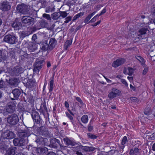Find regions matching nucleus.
<instances>
[{
    "mask_svg": "<svg viewBox=\"0 0 155 155\" xmlns=\"http://www.w3.org/2000/svg\"><path fill=\"white\" fill-rule=\"evenodd\" d=\"M91 18L92 17L89 15L84 19V22L86 24H88L89 23H90V22L89 21Z\"/></svg>",
    "mask_w": 155,
    "mask_h": 155,
    "instance_id": "obj_38",
    "label": "nucleus"
},
{
    "mask_svg": "<svg viewBox=\"0 0 155 155\" xmlns=\"http://www.w3.org/2000/svg\"><path fill=\"white\" fill-rule=\"evenodd\" d=\"M53 140L54 142V144H56L55 145H53L54 147L57 148L58 146H60V147H62L60 140L58 139L55 138L53 139Z\"/></svg>",
    "mask_w": 155,
    "mask_h": 155,
    "instance_id": "obj_29",
    "label": "nucleus"
},
{
    "mask_svg": "<svg viewBox=\"0 0 155 155\" xmlns=\"http://www.w3.org/2000/svg\"><path fill=\"white\" fill-rule=\"evenodd\" d=\"M148 31V30L147 28H143L140 29L137 32V36H139L138 38L141 39L142 38L141 35L146 34Z\"/></svg>",
    "mask_w": 155,
    "mask_h": 155,
    "instance_id": "obj_17",
    "label": "nucleus"
},
{
    "mask_svg": "<svg viewBox=\"0 0 155 155\" xmlns=\"http://www.w3.org/2000/svg\"><path fill=\"white\" fill-rule=\"evenodd\" d=\"M152 150L153 151H155V143H154L152 146Z\"/></svg>",
    "mask_w": 155,
    "mask_h": 155,
    "instance_id": "obj_63",
    "label": "nucleus"
},
{
    "mask_svg": "<svg viewBox=\"0 0 155 155\" xmlns=\"http://www.w3.org/2000/svg\"><path fill=\"white\" fill-rule=\"evenodd\" d=\"M46 155H56L55 153L53 151L49 152Z\"/></svg>",
    "mask_w": 155,
    "mask_h": 155,
    "instance_id": "obj_60",
    "label": "nucleus"
},
{
    "mask_svg": "<svg viewBox=\"0 0 155 155\" xmlns=\"http://www.w3.org/2000/svg\"><path fill=\"white\" fill-rule=\"evenodd\" d=\"M72 18L71 16H68L65 18V20L64 21V23H68L70 21H71Z\"/></svg>",
    "mask_w": 155,
    "mask_h": 155,
    "instance_id": "obj_48",
    "label": "nucleus"
},
{
    "mask_svg": "<svg viewBox=\"0 0 155 155\" xmlns=\"http://www.w3.org/2000/svg\"><path fill=\"white\" fill-rule=\"evenodd\" d=\"M40 24H37L34 26L32 28V30L33 31H36L37 30H39L41 28V27L40 26Z\"/></svg>",
    "mask_w": 155,
    "mask_h": 155,
    "instance_id": "obj_37",
    "label": "nucleus"
},
{
    "mask_svg": "<svg viewBox=\"0 0 155 155\" xmlns=\"http://www.w3.org/2000/svg\"><path fill=\"white\" fill-rule=\"evenodd\" d=\"M76 100L78 102L81 104L83 105L84 103L80 97H76Z\"/></svg>",
    "mask_w": 155,
    "mask_h": 155,
    "instance_id": "obj_46",
    "label": "nucleus"
},
{
    "mask_svg": "<svg viewBox=\"0 0 155 155\" xmlns=\"http://www.w3.org/2000/svg\"><path fill=\"white\" fill-rule=\"evenodd\" d=\"M103 6L101 5H98L96 6V10L97 11L99 10Z\"/></svg>",
    "mask_w": 155,
    "mask_h": 155,
    "instance_id": "obj_57",
    "label": "nucleus"
},
{
    "mask_svg": "<svg viewBox=\"0 0 155 155\" xmlns=\"http://www.w3.org/2000/svg\"><path fill=\"white\" fill-rule=\"evenodd\" d=\"M11 6L7 1L3 2L1 4L0 8L3 11H6L10 10Z\"/></svg>",
    "mask_w": 155,
    "mask_h": 155,
    "instance_id": "obj_13",
    "label": "nucleus"
},
{
    "mask_svg": "<svg viewBox=\"0 0 155 155\" xmlns=\"http://www.w3.org/2000/svg\"><path fill=\"white\" fill-rule=\"evenodd\" d=\"M37 110L41 114H42L44 115H45L46 113L48 112V110L46 107V103L45 101L41 103L40 108Z\"/></svg>",
    "mask_w": 155,
    "mask_h": 155,
    "instance_id": "obj_12",
    "label": "nucleus"
},
{
    "mask_svg": "<svg viewBox=\"0 0 155 155\" xmlns=\"http://www.w3.org/2000/svg\"><path fill=\"white\" fill-rule=\"evenodd\" d=\"M93 130V127L89 125L88 126V130L89 132H91Z\"/></svg>",
    "mask_w": 155,
    "mask_h": 155,
    "instance_id": "obj_54",
    "label": "nucleus"
},
{
    "mask_svg": "<svg viewBox=\"0 0 155 155\" xmlns=\"http://www.w3.org/2000/svg\"><path fill=\"white\" fill-rule=\"evenodd\" d=\"M18 79L16 78H14L9 79L8 83L10 85L16 86L18 85Z\"/></svg>",
    "mask_w": 155,
    "mask_h": 155,
    "instance_id": "obj_19",
    "label": "nucleus"
},
{
    "mask_svg": "<svg viewBox=\"0 0 155 155\" xmlns=\"http://www.w3.org/2000/svg\"><path fill=\"white\" fill-rule=\"evenodd\" d=\"M130 100L134 103H137L139 101V99L136 97H130Z\"/></svg>",
    "mask_w": 155,
    "mask_h": 155,
    "instance_id": "obj_43",
    "label": "nucleus"
},
{
    "mask_svg": "<svg viewBox=\"0 0 155 155\" xmlns=\"http://www.w3.org/2000/svg\"><path fill=\"white\" fill-rule=\"evenodd\" d=\"M106 9L105 7L104 8L100 13V15H102L106 12Z\"/></svg>",
    "mask_w": 155,
    "mask_h": 155,
    "instance_id": "obj_53",
    "label": "nucleus"
},
{
    "mask_svg": "<svg viewBox=\"0 0 155 155\" xmlns=\"http://www.w3.org/2000/svg\"><path fill=\"white\" fill-rule=\"evenodd\" d=\"M68 13L65 11H61L60 12V16H61L63 18L66 17L68 15Z\"/></svg>",
    "mask_w": 155,
    "mask_h": 155,
    "instance_id": "obj_40",
    "label": "nucleus"
},
{
    "mask_svg": "<svg viewBox=\"0 0 155 155\" xmlns=\"http://www.w3.org/2000/svg\"><path fill=\"white\" fill-rule=\"evenodd\" d=\"M31 116L34 122H35L37 124H39L40 123L41 118L37 111L32 110Z\"/></svg>",
    "mask_w": 155,
    "mask_h": 155,
    "instance_id": "obj_9",
    "label": "nucleus"
},
{
    "mask_svg": "<svg viewBox=\"0 0 155 155\" xmlns=\"http://www.w3.org/2000/svg\"><path fill=\"white\" fill-rule=\"evenodd\" d=\"M135 154L136 155L139 152V149L137 147H135L134 149Z\"/></svg>",
    "mask_w": 155,
    "mask_h": 155,
    "instance_id": "obj_55",
    "label": "nucleus"
},
{
    "mask_svg": "<svg viewBox=\"0 0 155 155\" xmlns=\"http://www.w3.org/2000/svg\"><path fill=\"white\" fill-rule=\"evenodd\" d=\"M32 40H34L35 41L36 39H37V35L36 34L33 35L32 37Z\"/></svg>",
    "mask_w": 155,
    "mask_h": 155,
    "instance_id": "obj_61",
    "label": "nucleus"
},
{
    "mask_svg": "<svg viewBox=\"0 0 155 155\" xmlns=\"http://www.w3.org/2000/svg\"><path fill=\"white\" fill-rule=\"evenodd\" d=\"M22 90L18 88H15L12 90V94L14 96V99H17L20 95Z\"/></svg>",
    "mask_w": 155,
    "mask_h": 155,
    "instance_id": "obj_14",
    "label": "nucleus"
},
{
    "mask_svg": "<svg viewBox=\"0 0 155 155\" xmlns=\"http://www.w3.org/2000/svg\"><path fill=\"white\" fill-rule=\"evenodd\" d=\"M12 27L14 28L15 30H19L21 27V24L20 22L17 21L14 22L12 25Z\"/></svg>",
    "mask_w": 155,
    "mask_h": 155,
    "instance_id": "obj_24",
    "label": "nucleus"
},
{
    "mask_svg": "<svg viewBox=\"0 0 155 155\" xmlns=\"http://www.w3.org/2000/svg\"><path fill=\"white\" fill-rule=\"evenodd\" d=\"M55 8L52 7H47L45 12L47 13H49L50 12H54L55 10Z\"/></svg>",
    "mask_w": 155,
    "mask_h": 155,
    "instance_id": "obj_39",
    "label": "nucleus"
},
{
    "mask_svg": "<svg viewBox=\"0 0 155 155\" xmlns=\"http://www.w3.org/2000/svg\"><path fill=\"white\" fill-rule=\"evenodd\" d=\"M64 106L65 107L68 108L67 110L70 113V114L71 115L74 116V114L73 113L71 110H70L69 109V104L68 102L67 101H65L64 102Z\"/></svg>",
    "mask_w": 155,
    "mask_h": 155,
    "instance_id": "obj_32",
    "label": "nucleus"
},
{
    "mask_svg": "<svg viewBox=\"0 0 155 155\" xmlns=\"http://www.w3.org/2000/svg\"><path fill=\"white\" fill-rule=\"evenodd\" d=\"M15 134L13 132L9 131L8 132H5L2 135L3 139H11L14 138Z\"/></svg>",
    "mask_w": 155,
    "mask_h": 155,
    "instance_id": "obj_11",
    "label": "nucleus"
},
{
    "mask_svg": "<svg viewBox=\"0 0 155 155\" xmlns=\"http://www.w3.org/2000/svg\"><path fill=\"white\" fill-rule=\"evenodd\" d=\"M2 51L0 50V62L4 59L5 57L2 55Z\"/></svg>",
    "mask_w": 155,
    "mask_h": 155,
    "instance_id": "obj_50",
    "label": "nucleus"
},
{
    "mask_svg": "<svg viewBox=\"0 0 155 155\" xmlns=\"http://www.w3.org/2000/svg\"><path fill=\"white\" fill-rule=\"evenodd\" d=\"M54 86V75L50 79L48 87L49 92L48 95H49V97L51 98L53 93V91Z\"/></svg>",
    "mask_w": 155,
    "mask_h": 155,
    "instance_id": "obj_8",
    "label": "nucleus"
},
{
    "mask_svg": "<svg viewBox=\"0 0 155 155\" xmlns=\"http://www.w3.org/2000/svg\"><path fill=\"white\" fill-rule=\"evenodd\" d=\"M101 22V20H99L97 21V22L94 23L91 25V26L93 27H95L99 25Z\"/></svg>",
    "mask_w": 155,
    "mask_h": 155,
    "instance_id": "obj_56",
    "label": "nucleus"
},
{
    "mask_svg": "<svg viewBox=\"0 0 155 155\" xmlns=\"http://www.w3.org/2000/svg\"><path fill=\"white\" fill-rule=\"evenodd\" d=\"M112 91L117 96H119L120 94V91L119 90L116 88H114L112 89Z\"/></svg>",
    "mask_w": 155,
    "mask_h": 155,
    "instance_id": "obj_36",
    "label": "nucleus"
},
{
    "mask_svg": "<svg viewBox=\"0 0 155 155\" xmlns=\"http://www.w3.org/2000/svg\"><path fill=\"white\" fill-rule=\"evenodd\" d=\"M16 10L20 14L24 15L26 14L29 11L28 6L24 3H21L17 5Z\"/></svg>",
    "mask_w": 155,
    "mask_h": 155,
    "instance_id": "obj_5",
    "label": "nucleus"
},
{
    "mask_svg": "<svg viewBox=\"0 0 155 155\" xmlns=\"http://www.w3.org/2000/svg\"><path fill=\"white\" fill-rule=\"evenodd\" d=\"M28 101L29 103L32 104H33L34 103L35 101L33 99V97H31L28 99Z\"/></svg>",
    "mask_w": 155,
    "mask_h": 155,
    "instance_id": "obj_49",
    "label": "nucleus"
},
{
    "mask_svg": "<svg viewBox=\"0 0 155 155\" xmlns=\"http://www.w3.org/2000/svg\"><path fill=\"white\" fill-rule=\"evenodd\" d=\"M3 82L2 81H0V89L4 88V85L3 84Z\"/></svg>",
    "mask_w": 155,
    "mask_h": 155,
    "instance_id": "obj_62",
    "label": "nucleus"
},
{
    "mask_svg": "<svg viewBox=\"0 0 155 155\" xmlns=\"http://www.w3.org/2000/svg\"><path fill=\"white\" fill-rule=\"evenodd\" d=\"M64 140L65 144L67 146L71 145L72 146H74L77 144V143L74 141L71 140L68 138H64Z\"/></svg>",
    "mask_w": 155,
    "mask_h": 155,
    "instance_id": "obj_18",
    "label": "nucleus"
},
{
    "mask_svg": "<svg viewBox=\"0 0 155 155\" xmlns=\"http://www.w3.org/2000/svg\"><path fill=\"white\" fill-rule=\"evenodd\" d=\"M51 66V64L49 61H48L47 62V67L48 68H49Z\"/></svg>",
    "mask_w": 155,
    "mask_h": 155,
    "instance_id": "obj_64",
    "label": "nucleus"
},
{
    "mask_svg": "<svg viewBox=\"0 0 155 155\" xmlns=\"http://www.w3.org/2000/svg\"><path fill=\"white\" fill-rule=\"evenodd\" d=\"M45 64L44 59L37 61H36L33 65V71L35 73H38L43 67Z\"/></svg>",
    "mask_w": 155,
    "mask_h": 155,
    "instance_id": "obj_3",
    "label": "nucleus"
},
{
    "mask_svg": "<svg viewBox=\"0 0 155 155\" xmlns=\"http://www.w3.org/2000/svg\"><path fill=\"white\" fill-rule=\"evenodd\" d=\"M135 58L141 63V65L143 67H145L146 66V65L145 64L146 61L143 58L138 55L136 56Z\"/></svg>",
    "mask_w": 155,
    "mask_h": 155,
    "instance_id": "obj_25",
    "label": "nucleus"
},
{
    "mask_svg": "<svg viewBox=\"0 0 155 155\" xmlns=\"http://www.w3.org/2000/svg\"><path fill=\"white\" fill-rule=\"evenodd\" d=\"M15 103L14 102H9L8 103L6 108L1 110V112L4 115L12 113L15 110Z\"/></svg>",
    "mask_w": 155,
    "mask_h": 155,
    "instance_id": "obj_2",
    "label": "nucleus"
},
{
    "mask_svg": "<svg viewBox=\"0 0 155 155\" xmlns=\"http://www.w3.org/2000/svg\"><path fill=\"white\" fill-rule=\"evenodd\" d=\"M15 147H13L9 148L7 150L6 154V155H14L15 153Z\"/></svg>",
    "mask_w": 155,
    "mask_h": 155,
    "instance_id": "obj_27",
    "label": "nucleus"
},
{
    "mask_svg": "<svg viewBox=\"0 0 155 155\" xmlns=\"http://www.w3.org/2000/svg\"><path fill=\"white\" fill-rule=\"evenodd\" d=\"M24 71V69L21 67L14 68L12 71L13 74L15 75L18 76Z\"/></svg>",
    "mask_w": 155,
    "mask_h": 155,
    "instance_id": "obj_15",
    "label": "nucleus"
},
{
    "mask_svg": "<svg viewBox=\"0 0 155 155\" xmlns=\"http://www.w3.org/2000/svg\"><path fill=\"white\" fill-rule=\"evenodd\" d=\"M72 43V41L67 40L65 42L64 45V48L66 50H67L68 47L71 45Z\"/></svg>",
    "mask_w": 155,
    "mask_h": 155,
    "instance_id": "obj_28",
    "label": "nucleus"
},
{
    "mask_svg": "<svg viewBox=\"0 0 155 155\" xmlns=\"http://www.w3.org/2000/svg\"><path fill=\"white\" fill-rule=\"evenodd\" d=\"M48 150V149L46 147H39L36 149V152L40 154H44Z\"/></svg>",
    "mask_w": 155,
    "mask_h": 155,
    "instance_id": "obj_22",
    "label": "nucleus"
},
{
    "mask_svg": "<svg viewBox=\"0 0 155 155\" xmlns=\"http://www.w3.org/2000/svg\"><path fill=\"white\" fill-rule=\"evenodd\" d=\"M65 114L67 117L71 120V122H73V117L67 112H65Z\"/></svg>",
    "mask_w": 155,
    "mask_h": 155,
    "instance_id": "obj_44",
    "label": "nucleus"
},
{
    "mask_svg": "<svg viewBox=\"0 0 155 155\" xmlns=\"http://www.w3.org/2000/svg\"><path fill=\"white\" fill-rule=\"evenodd\" d=\"M21 22L25 26L29 27L34 23V18L30 16H23L21 18Z\"/></svg>",
    "mask_w": 155,
    "mask_h": 155,
    "instance_id": "obj_4",
    "label": "nucleus"
},
{
    "mask_svg": "<svg viewBox=\"0 0 155 155\" xmlns=\"http://www.w3.org/2000/svg\"><path fill=\"white\" fill-rule=\"evenodd\" d=\"M121 82L126 86H128V84L126 81L125 79H121Z\"/></svg>",
    "mask_w": 155,
    "mask_h": 155,
    "instance_id": "obj_52",
    "label": "nucleus"
},
{
    "mask_svg": "<svg viewBox=\"0 0 155 155\" xmlns=\"http://www.w3.org/2000/svg\"><path fill=\"white\" fill-rule=\"evenodd\" d=\"M108 97L110 99L112 100L114 98L116 97L117 96L114 93L111 91L108 94Z\"/></svg>",
    "mask_w": 155,
    "mask_h": 155,
    "instance_id": "obj_34",
    "label": "nucleus"
},
{
    "mask_svg": "<svg viewBox=\"0 0 155 155\" xmlns=\"http://www.w3.org/2000/svg\"><path fill=\"white\" fill-rule=\"evenodd\" d=\"M97 19V18L94 16L90 21L89 22L90 23H93L95 22Z\"/></svg>",
    "mask_w": 155,
    "mask_h": 155,
    "instance_id": "obj_59",
    "label": "nucleus"
},
{
    "mask_svg": "<svg viewBox=\"0 0 155 155\" xmlns=\"http://www.w3.org/2000/svg\"><path fill=\"white\" fill-rule=\"evenodd\" d=\"M30 134V130L27 128L21 133L20 136L18 138H15L13 143L15 146H23L25 144V141Z\"/></svg>",
    "mask_w": 155,
    "mask_h": 155,
    "instance_id": "obj_1",
    "label": "nucleus"
},
{
    "mask_svg": "<svg viewBox=\"0 0 155 155\" xmlns=\"http://www.w3.org/2000/svg\"><path fill=\"white\" fill-rule=\"evenodd\" d=\"M87 135L88 137L91 139H96L97 137V136L91 133H87Z\"/></svg>",
    "mask_w": 155,
    "mask_h": 155,
    "instance_id": "obj_35",
    "label": "nucleus"
},
{
    "mask_svg": "<svg viewBox=\"0 0 155 155\" xmlns=\"http://www.w3.org/2000/svg\"><path fill=\"white\" fill-rule=\"evenodd\" d=\"M35 82L33 80H28L26 83H24L26 87L28 88H31L34 87Z\"/></svg>",
    "mask_w": 155,
    "mask_h": 155,
    "instance_id": "obj_23",
    "label": "nucleus"
},
{
    "mask_svg": "<svg viewBox=\"0 0 155 155\" xmlns=\"http://www.w3.org/2000/svg\"><path fill=\"white\" fill-rule=\"evenodd\" d=\"M43 17L44 18H45L48 20H50L51 19L50 15L49 14L44 13L43 15Z\"/></svg>",
    "mask_w": 155,
    "mask_h": 155,
    "instance_id": "obj_47",
    "label": "nucleus"
},
{
    "mask_svg": "<svg viewBox=\"0 0 155 155\" xmlns=\"http://www.w3.org/2000/svg\"><path fill=\"white\" fill-rule=\"evenodd\" d=\"M60 17V12H55L52 14V17L53 19L57 20Z\"/></svg>",
    "mask_w": 155,
    "mask_h": 155,
    "instance_id": "obj_30",
    "label": "nucleus"
},
{
    "mask_svg": "<svg viewBox=\"0 0 155 155\" xmlns=\"http://www.w3.org/2000/svg\"><path fill=\"white\" fill-rule=\"evenodd\" d=\"M21 54H23L20 55L19 57V61L20 62L22 63L25 61L27 58L28 54L26 51H20Z\"/></svg>",
    "mask_w": 155,
    "mask_h": 155,
    "instance_id": "obj_16",
    "label": "nucleus"
},
{
    "mask_svg": "<svg viewBox=\"0 0 155 155\" xmlns=\"http://www.w3.org/2000/svg\"><path fill=\"white\" fill-rule=\"evenodd\" d=\"M127 141V137L126 136H124L121 140V145H125Z\"/></svg>",
    "mask_w": 155,
    "mask_h": 155,
    "instance_id": "obj_41",
    "label": "nucleus"
},
{
    "mask_svg": "<svg viewBox=\"0 0 155 155\" xmlns=\"http://www.w3.org/2000/svg\"><path fill=\"white\" fill-rule=\"evenodd\" d=\"M81 121L84 124L87 123L88 121V116L85 114L83 115L81 118Z\"/></svg>",
    "mask_w": 155,
    "mask_h": 155,
    "instance_id": "obj_31",
    "label": "nucleus"
},
{
    "mask_svg": "<svg viewBox=\"0 0 155 155\" xmlns=\"http://www.w3.org/2000/svg\"><path fill=\"white\" fill-rule=\"evenodd\" d=\"M83 13L81 12L77 14L73 17L72 21H74L80 17L81 16H83Z\"/></svg>",
    "mask_w": 155,
    "mask_h": 155,
    "instance_id": "obj_33",
    "label": "nucleus"
},
{
    "mask_svg": "<svg viewBox=\"0 0 155 155\" xmlns=\"http://www.w3.org/2000/svg\"><path fill=\"white\" fill-rule=\"evenodd\" d=\"M129 154L130 155H134L135 153L133 149H130Z\"/></svg>",
    "mask_w": 155,
    "mask_h": 155,
    "instance_id": "obj_58",
    "label": "nucleus"
},
{
    "mask_svg": "<svg viewBox=\"0 0 155 155\" xmlns=\"http://www.w3.org/2000/svg\"><path fill=\"white\" fill-rule=\"evenodd\" d=\"M151 14L153 17H155V5H153L151 9Z\"/></svg>",
    "mask_w": 155,
    "mask_h": 155,
    "instance_id": "obj_45",
    "label": "nucleus"
},
{
    "mask_svg": "<svg viewBox=\"0 0 155 155\" xmlns=\"http://www.w3.org/2000/svg\"><path fill=\"white\" fill-rule=\"evenodd\" d=\"M47 43V41L45 40L44 42L42 43L41 45V48L42 51H45L47 50L50 51L48 48V47L49 46Z\"/></svg>",
    "mask_w": 155,
    "mask_h": 155,
    "instance_id": "obj_21",
    "label": "nucleus"
},
{
    "mask_svg": "<svg viewBox=\"0 0 155 155\" xmlns=\"http://www.w3.org/2000/svg\"><path fill=\"white\" fill-rule=\"evenodd\" d=\"M148 71V68L147 67L145 68L143 70L142 72V74L144 75H145Z\"/></svg>",
    "mask_w": 155,
    "mask_h": 155,
    "instance_id": "obj_51",
    "label": "nucleus"
},
{
    "mask_svg": "<svg viewBox=\"0 0 155 155\" xmlns=\"http://www.w3.org/2000/svg\"><path fill=\"white\" fill-rule=\"evenodd\" d=\"M56 42L55 39L54 38H51L50 40L49 43L48 49L50 50H52L55 46V43Z\"/></svg>",
    "mask_w": 155,
    "mask_h": 155,
    "instance_id": "obj_20",
    "label": "nucleus"
},
{
    "mask_svg": "<svg viewBox=\"0 0 155 155\" xmlns=\"http://www.w3.org/2000/svg\"><path fill=\"white\" fill-rule=\"evenodd\" d=\"M128 71V74L130 76L132 75L134 73V69L131 67H128L127 68Z\"/></svg>",
    "mask_w": 155,
    "mask_h": 155,
    "instance_id": "obj_42",
    "label": "nucleus"
},
{
    "mask_svg": "<svg viewBox=\"0 0 155 155\" xmlns=\"http://www.w3.org/2000/svg\"><path fill=\"white\" fill-rule=\"evenodd\" d=\"M125 61V59L124 58H118L113 62L112 65L114 67L117 68L124 64Z\"/></svg>",
    "mask_w": 155,
    "mask_h": 155,
    "instance_id": "obj_10",
    "label": "nucleus"
},
{
    "mask_svg": "<svg viewBox=\"0 0 155 155\" xmlns=\"http://www.w3.org/2000/svg\"><path fill=\"white\" fill-rule=\"evenodd\" d=\"M3 40L10 44H13L17 42V38L14 35H8L4 37Z\"/></svg>",
    "mask_w": 155,
    "mask_h": 155,
    "instance_id": "obj_7",
    "label": "nucleus"
},
{
    "mask_svg": "<svg viewBox=\"0 0 155 155\" xmlns=\"http://www.w3.org/2000/svg\"><path fill=\"white\" fill-rule=\"evenodd\" d=\"M8 123L11 125L16 124L19 121V119L17 114H14L9 116L7 118Z\"/></svg>",
    "mask_w": 155,
    "mask_h": 155,
    "instance_id": "obj_6",
    "label": "nucleus"
},
{
    "mask_svg": "<svg viewBox=\"0 0 155 155\" xmlns=\"http://www.w3.org/2000/svg\"><path fill=\"white\" fill-rule=\"evenodd\" d=\"M36 44L32 43H30L28 47V50L31 52H34L37 49Z\"/></svg>",
    "mask_w": 155,
    "mask_h": 155,
    "instance_id": "obj_26",
    "label": "nucleus"
}]
</instances>
